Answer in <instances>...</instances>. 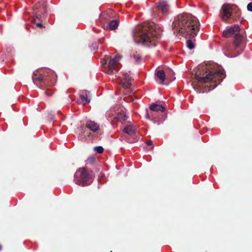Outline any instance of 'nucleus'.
Here are the masks:
<instances>
[{
    "instance_id": "nucleus-1",
    "label": "nucleus",
    "mask_w": 252,
    "mask_h": 252,
    "mask_svg": "<svg viewBox=\"0 0 252 252\" xmlns=\"http://www.w3.org/2000/svg\"><path fill=\"white\" fill-rule=\"evenodd\" d=\"M175 32L184 35H189L193 38L199 31V22L196 18L191 14H185L177 16L172 24Z\"/></svg>"
},
{
    "instance_id": "nucleus-2",
    "label": "nucleus",
    "mask_w": 252,
    "mask_h": 252,
    "mask_svg": "<svg viewBox=\"0 0 252 252\" xmlns=\"http://www.w3.org/2000/svg\"><path fill=\"white\" fill-rule=\"evenodd\" d=\"M161 32L153 24H144L136 27L133 33L135 42L148 46H155Z\"/></svg>"
},
{
    "instance_id": "nucleus-3",
    "label": "nucleus",
    "mask_w": 252,
    "mask_h": 252,
    "mask_svg": "<svg viewBox=\"0 0 252 252\" xmlns=\"http://www.w3.org/2000/svg\"><path fill=\"white\" fill-rule=\"evenodd\" d=\"M225 77L223 69L220 68L211 69L206 65L202 66V71L195 74L199 83L204 85L205 87H210L211 89L215 88Z\"/></svg>"
},
{
    "instance_id": "nucleus-4",
    "label": "nucleus",
    "mask_w": 252,
    "mask_h": 252,
    "mask_svg": "<svg viewBox=\"0 0 252 252\" xmlns=\"http://www.w3.org/2000/svg\"><path fill=\"white\" fill-rule=\"evenodd\" d=\"M223 35L226 37H233V51L230 57H235L243 51V46L245 43V36L243 30L238 25H234L226 29L223 32Z\"/></svg>"
},
{
    "instance_id": "nucleus-5",
    "label": "nucleus",
    "mask_w": 252,
    "mask_h": 252,
    "mask_svg": "<svg viewBox=\"0 0 252 252\" xmlns=\"http://www.w3.org/2000/svg\"><path fill=\"white\" fill-rule=\"evenodd\" d=\"M74 181L79 186H86L90 185L93 181L94 175L85 167L78 169L74 174Z\"/></svg>"
},
{
    "instance_id": "nucleus-6",
    "label": "nucleus",
    "mask_w": 252,
    "mask_h": 252,
    "mask_svg": "<svg viewBox=\"0 0 252 252\" xmlns=\"http://www.w3.org/2000/svg\"><path fill=\"white\" fill-rule=\"evenodd\" d=\"M120 56H116L115 58L110 60L106 68V72L107 74H113L117 71L120 66L119 61L120 60Z\"/></svg>"
},
{
    "instance_id": "nucleus-7",
    "label": "nucleus",
    "mask_w": 252,
    "mask_h": 252,
    "mask_svg": "<svg viewBox=\"0 0 252 252\" xmlns=\"http://www.w3.org/2000/svg\"><path fill=\"white\" fill-rule=\"evenodd\" d=\"M120 83L124 88H128L131 85V78L126 73L121 72L118 76Z\"/></svg>"
},
{
    "instance_id": "nucleus-8",
    "label": "nucleus",
    "mask_w": 252,
    "mask_h": 252,
    "mask_svg": "<svg viewBox=\"0 0 252 252\" xmlns=\"http://www.w3.org/2000/svg\"><path fill=\"white\" fill-rule=\"evenodd\" d=\"M222 19L224 21L228 19L231 16L232 8L230 5L224 4L222 6Z\"/></svg>"
},
{
    "instance_id": "nucleus-9",
    "label": "nucleus",
    "mask_w": 252,
    "mask_h": 252,
    "mask_svg": "<svg viewBox=\"0 0 252 252\" xmlns=\"http://www.w3.org/2000/svg\"><path fill=\"white\" fill-rule=\"evenodd\" d=\"M127 119L125 110H121L118 112L116 115L114 117V119L118 122L123 123Z\"/></svg>"
},
{
    "instance_id": "nucleus-10",
    "label": "nucleus",
    "mask_w": 252,
    "mask_h": 252,
    "mask_svg": "<svg viewBox=\"0 0 252 252\" xmlns=\"http://www.w3.org/2000/svg\"><path fill=\"white\" fill-rule=\"evenodd\" d=\"M165 79V73L163 70H156V79L158 83L163 84Z\"/></svg>"
},
{
    "instance_id": "nucleus-11",
    "label": "nucleus",
    "mask_w": 252,
    "mask_h": 252,
    "mask_svg": "<svg viewBox=\"0 0 252 252\" xmlns=\"http://www.w3.org/2000/svg\"><path fill=\"white\" fill-rule=\"evenodd\" d=\"M86 126L92 131L95 132L99 128V126L94 121H88L86 123Z\"/></svg>"
},
{
    "instance_id": "nucleus-12",
    "label": "nucleus",
    "mask_w": 252,
    "mask_h": 252,
    "mask_svg": "<svg viewBox=\"0 0 252 252\" xmlns=\"http://www.w3.org/2000/svg\"><path fill=\"white\" fill-rule=\"evenodd\" d=\"M150 109L151 111L156 112H163L165 110V107L161 105L153 103L150 106Z\"/></svg>"
},
{
    "instance_id": "nucleus-13",
    "label": "nucleus",
    "mask_w": 252,
    "mask_h": 252,
    "mask_svg": "<svg viewBox=\"0 0 252 252\" xmlns=\"http://www.w3.org/2000/svg\"><path fill=\"white\" fill-rule=\"evenodd\" d=\"M136 127L133 125H130L125 127L123 129L124 133L129 135H132L136 132Z\"/></svg>"
},
{
    "instance_id": "nucleus-14",
    "label": "nucleus",
    "mask_w": 252,
    "mask_h": 252,
    "mask_svg": "<svg viewBox=\"0 0 252 252\" xmlns=\"http://www.w3.org/2000/svg\"><path fill=\"white\" fill-rule=\"evenodd\" d=\"M158 7L159 9L163 13L166 12L169 9V5L167 4V2L164 1L160 2L158 4Z\"/></svg>"
},
{
    "instance_id": "nucleus-15",
    "label": "nucleus",
    "mask_w": 252,
    "mask_h": 252,
    "mask_svg": "<svg viewBox=\"0 0 252 252\" xmlns=\"http://www.w3.org/2000/svg\"><path fill=\"white\" fill-rule=\"evenodd\" d=\"M90 100L88 97V94H86V96L80 95V102L83 104H85L90 102Z\"/></svg>"
},
{
    "instance_id": "nucleus-16",
    "label": "nucleus",
    "mask_w": 252,
    "mask_h": 252,
    "mask_svg": "<svg viewBox=\"0 0 252 252\" xmlns=\"http://www.w3.org/2000/svg\"><path fill=\"white\" fill-rule=\"evenodd\" d=\"M109 28L111 30L116 29L118 26V22L117 20H113L109 23Z\"/></svg>"
},
{
    "instance_id": "nucleus-17",
    "label": "nucleus",
    "mask_w": 252,
    "mask_h": 252,
    "mask_svg": "<svg viewBox=\"0 0 252 252\" xmlns=\"http://www.w3.org/2000/svg\"><path fill=\"white\" fill-rule=\"evenodd\" d=\"M187 45L188 48L190 50L194 48V44L191 39H189L187 41Z\"/></svg>"
},
{
    "instance_id": "nucleus-18",
    "label": "nucleus",
    "mask_w": 252,
    "mask_h": 252,
    "mask_svg": "<svg viewBox=\"0 0 252 252\" xmlns=\"http://www.w3.org/2000/svg\"><path fill=\"white\" fill-rule=\"evenodd\" d=\"M94 150L99 154H101L103 151V148L101 146L95 147L94 148Z\"/></svg>"
},
{
    "instance_id": "nucleus-19",
    "label": "nucleus",
    "mask_w": 252,
    "mask_h": 252,
    "mask_svg": "<svg viewBox=\"0 0 252 252\" xmlns=\"http://www.w3.org/2000/svg\"><path fill=\"white\" fill-rule=\"evenodd\" d=\"M247 9L249 11L252 12V2L248 4Z\"/></svg>"
},
{
    "instance_id": "nucleus-20",
    "label": "nucleus",
    "mask_w": 252,
    "mask_h": 252,
    "mask_svg": "<svg viewBox=\"0 0 252 252\" xmlns=\"http://www.w3.org/2000/svg\"><path fill=\"white\" fill-rule=\"evenodd\" d=\"M134 57L135 59V60L137 61L140 59V57L139 55L135 56Z\"/></svg>"
},
{
    "instance_id": "nucleus-21",
    "label": "nucleus",
    "mask_w": 252,
    "mask_h": 252,
    "mask_svg": "<svg viewBox=\"0 0 252 252\" xmlns=\"http://www.w3.org/2000/svg\"><path fill=\"white\" fill-rule=\"evenodd\" d=\"M147 145H152L153 142L152 141H149L147 142Z\"/></svg>"
},
{
    "instance_id": "nucleus-22",
    "label": "nucleus",
    "mask_w": 252,
    "mask_h": 252,
    "mask_svg": "<svg viewBox=\"0 0 252 252\" xmlns=\"http://www.w3.org/2000/svg\"><path fill=\"white\" fill-rule=\"evenodd\" d=\"M146 118L147 119H150V116L149 113H147L146 116Z\"/></svg>"
},
{
    "instance_id": "nucleus-23",
    "label": "nucleus",
    "mask_w": 252,
    "mask_h": 252,
    "mask_svg": "<svg viewBox=\"0 0 252 252\" xmlns=\"http://www.w3.org/2000/svg\"><path fill=\"white\" fill-rule=\"evenodd\" d=\"M37 25L39 27H42V25L41 24L39 23V24H37Z\"/></svg>"
},
{
    "instance_id": "nucleus-24",
    "label": "nucleus",
    "mask_w": 252,
    "mask_h": 252,
    "mask_svg": "<svg viewBox=\"0 0 252 252\" xmlns=\"http://www.w3.org/2000/svg\"><path fill=\"white\" fill-rule=\"evenodd\" d=\"M1 246L0 245V250H1Z\"/></svg>"
}]
</instances>
